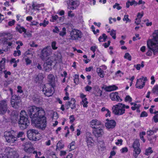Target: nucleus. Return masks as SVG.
Returning a JSON list of instances; mask_svg holds the SVG:
<instances>
[{
	"label": "nucleus",
	"mask_w": 158,
	"mask_h": 158,
	"mask_svg": "<svg viewBox=\"0 0 158 158\" xmlns=\"http://www.w3.org/2000/svg\"><path fill=\"white\" fill-rule=\"evenodd\" d=\"M154 34L153 38L152 40L148 41L147 44L149 50L146 52V55L148 56L152 55V51L154 55L158 53V31Z\"/></svg>",
	"instance_id": "obj_1"
},
{
	"label": "nucleus",
	"mask_w": 158,
	"mask_h": 158,
	"mask_svg": "<svg viewBox=\"0 0 158 158\" xmlns=\"http://www.w3.org/2000/svg\"><path fill=\"white\" fill-rule=\"evenodd\" d=\"M28 114L32 119H35L41 116H44L45 112L42 108L32 106L28 107L27 110Z\"/></svg>",
	"instance_id": "obj_2"
},
{
	"label": "nucleus",
	"mask_w": 158,
	"mask_h": 158,
	"mask_svg": "<svg viewBox=\"0 0 158 158\" xmlns=\"http://www.w3.org/2000/svg\"><path fill=\"white\" fill-rule=\"evenodd\" d=\"M26 116V112L24 110L21 111L18 123L19 128L22 130L27 129L30 124L29 121Z\"/></svg>",
	"instance_id": "obj_3"
},
{
	"label": "nucleus",
	"mask_w": 158,
	"mask_h": 158,
	"mask_svg": "<svg viewBox=\"0 0 158 158\" xmlns=\"http://www.w3.org/2000/svg\"><path fill=\"white\" fill-rule=\"evenodd\" d=\"M44 116H41L35 119H32L31 121L39 128L44 130L46 126V119Z\"/></svg>",
	"instance_id": "obj_4"
},
{
	"label": "nucleus",
	"mask_w": 158,
	"mask_h": 158,
	"mask_svg": "<svg viewBox=\"0 0 158 158\" xmlns=\"http://www.w3.org/2000/svg\"><path fill=\"white\" fill-rule=\"evenodd\" d=\"M16 131L13 130L6 131L4 133V136L6 141L10 143H13L16 141Z\"/></svg>",
	"instance_id": "obj_5"
},
{
	"label": "nucleus",
	"mask_w": 158,
	"mask_h": 158,
	"mask_svg": "<svg viewBox=\"0 0 158 158\" xmlns=\"http://www.w3.org/2000/svg\"><path fill=\"white\" fill-rule=\"evenodd\" d=\"M27 136L30 140L36 141L39 140L38 136L40 135V134L37 130L34 129H30L27 131Z\"/></svg>",
	"instance_id": "obj_6"
},
{
	"label": "nucleus",
	"mask_w": 158,
	"mask_h": 158,
	"mask_svg": "<svg viewBox=\"0 0 158 158\" xmlns=\"http://www.w3.org/2000/svg\"><path fill=\"white\" fill-rule=\"evenodd\" d=\"M114 107L113 110V112L116 115H121L125 113V105L122 103H119L118 104L114 106Z\"/></svg>",
	"instance_id": "obj_7"
},
{
	"label": "nucleus",
	"mask_w": 158,
	"mask_h": 158,
	"mask_svg": "<svg viewBox=\"0 0 158 158\" xmlns=\"http://www.w3.org/2000/svg\"><path fill=\"white\" fill-rule=\"evenodd\" d=\"M82 33L80 30L73 29L70 33L69 39L72 40H78L82 36Z\"/></svg>",
	"instance_id": "obj_8"
},
{
	"label": "nucleus",
	"mask_w": 158,
	"mask_h": 158,
	"mask_svg": "<svg viewBox=\"0 0 158 158\" xmlns=\"http://www.w3.org/2000/svg\"><path fill=\"white\" fill-rule=\"evenodd\" d=\"M132 146L134 148L133 155L135 158H136L141 151V150L139 148L140 144L139 140L137 139L135 140Z\"/></svg>",
	"instance_id": "obj_9"
},
{
	"label": "nucleus",
	"mask_w": 158,
	"mask_h": 158,
	"mask_svg": "<svg viewBox=\"0 0 158 158\" xmlns=\"http://www.w3.org/2000/svg\"><path fill=\"white\" fill-rule=\"evenodd\" d=\"M93 128L94 129L93 133L96 137L98 138L101 137L103 135L104 132L102 128L100 127H93Z\"/></svg>",
	"instance_id": "obj_10"
},
{
	"label": "nucleus",
	"mask_w": 158,
	"mask_h": 158,
	"mask_svg": "<svg viewBox=\"0 0 158 158\" xmlns=\"http://www.w3.org/2000/svg\"><path fill=\"white\" fill-rule=\"evenodd\" d=\"M7 109V100H3L0 101V114H4L5 113Z\"/></svg>",
	"instance_id": "obj_11"
},
{
	"label": "nucleus",
	"mask_w": 158,
	"mask_h": 158,
	"mask_svg": "<svg viewBox=\"0 0 158 158\" xmlns=\"http://www.w3.org/2000/svg\"><path fill=\"white\" fill-rule=\"evenodd\" d=\"M51 48L50 46H47L44 48L41 51V58L43 60H45L46 57L49 56Z\"/></svg>",
	"instance_id": "obj_12"
},
{
	"label": "nucleus",
	"mask_w": 158,
	"mask_h": 158,
	"mask_svg": "<svg viewBox=\"0 0 158 158\" xmlns=\"http://www.w3.org/2000/svg\"><path fill=\"white\" fill-rule=\"evenodd\" d=\"M68 8L70 10H74L79 5V2L77 0H69L67 1Z\"/></svg>",
	"instance_id": "obj_13"
},
{
	"label": "nucleus",
	"mask_w": 158,
	"mask_h": 158,
	"mask_svg": "<svg viewBox=\"0 0 158 158\" xmlns=\"http://www.w3.org/2000/svg\"><path fill=\"white\" fill-rule=\"evenodd\" d=\"M46 86L47 85H44L43 87V90L45 96L49 97L52 96L53 93V88H54L52 87V86L48 88Z\"/></svg>",
	"instance_id": "obj_14"
},
{
	"label": "nucleus",
	"mask_w": 158,
	"mask_h": 158,
	"mask_svg": "<svg viewBox=\"0 0 158 158\" xmlns=\"http://www.w3.org/2000/svg\"><path fill=\"white\" fill-rule=\"evenodd\" d=\"M48 83L47 85H49L52 87L54 88L55 86V77L52 74H49L48 76Z\"/></svg>",
	"instance_id": "obj_15"
},
{
	"label": "nucleus",
	"mask_w": 158,
	"mask_h": 158,
	"mask_svg": "<svg viewBox=\"0 0 158 158\" xmlns=\"http://www.w3.org/2000/svg\"><path fill=\"white\" fill-rule=\"evenodd\" d=\"M92 136V135L90 133L87 132V133L85 140L88 147L91 146L94 143V140Z\"/></svg>",
	"instance_id": "obj_16"
},
{
	"label": "nucleus",
	"mask_w": 158,
	"mask_h": 158,
	"mask_svg": "<svg viewBox=\"0 0 158 158\" xmlns=\"http://www.w3.org/2000/svg\"><path fill=\"white\" fill-rule=\"evenodd\" d=\"M110 97L112 101L120 102L122 101V99L118 95L117 92L111 93L110 95Z\"/></svg>",
	"instance_id": "obj_17"
},
{
	"label": "nucleus",
	"mask_w": 158,
	"mask_h": 158,
	"mask_svg": "<svg viewBox=\"0 0 158 158\" xmlns=\"http://www.w3.org/2000/svg\"><path fill=\"white\" fill-rule=\"evenodd\" d=\"M106 121H108V122L105 123V126L106 128L108 129H113L115 127L116 123L114 120H109L108 119H107Z\"/></svg>",
	"instance_id": "obj_18"
},
{
	"label": "nucleus",
	"mask_w": 158,
	"mask_h": 158,
	"mask_svg": "<svg viewBox=\"0 0 158 158\" xmlns=\"http://www.w3.org/2000/svg\"><path fill=\"white\" fill-rule=\"evenodd\" d=\"M143 78L138 79L135 85L136 87L137 88L142 89L145 85V82L143 81Z\"/></svg>",
	"instance_id": "obj_19"
},
{
	"label": "nucleus",
	"mask_w": 158,
	"mask_h": 158,
	"mask_svg": "<svg viewBox=\"0 0 158 158\" xmlns=\"http://www.w3.org/2000/svg\"><path fill=\"white\" fill-rule=\"evenodd\" d=\"M44 6V4H38L36 2H32V9L36 10L39 11L40 10L39 8L41 7H43Z\"/></svg>",
	"instance_id": "obj_20"
},
{
	"label": "nucleus",
	"mask_w": 158,
	"mask_h": 158,
	"mask_svg": "<svg viewBox=\"0 0 158 158\" xmlns=\"http://www.w3.org/2000/svg\"><path fill=\"white\" fill-rule=\"evenodd\" d=\"M10 158H17L18 156V154L17 152L12 150H10L8 152V154L7 155Z\"/></svg>",
	"instance_id": "obj_21"
},
{
	"label": "nucleus",
	"mask_w": 158,
	"mask_h": 158,
	"mask_svg": "<svg viewBox=\"0 0 158 158\" xmlns=\"http://www.w3.org/2000/svg\"><path fill=\"white\" fill-rule=\"evenodd\" d=\"M21 102V100H19L17 101H11L10 103L12 106L13 108L15 109H18L20 107Z\"/></svg>",
	"instance_id": "obj_22"
},
{
	"label": "nucleus",
	"mask_w": 158,
	"mask_h": 158,
	"mask_svg": "<svg viewBox=\"0 0 158 158\" xmlns=\"http://www.w3.org/2000/svg\"><path fill=\"white\" fill-rule=\"evenodd\" d=\"M101 123L96 119L93 120L90 122L91 127L93 128V127H97V126L100 125Z\"/></svg>",
	"instance_id": "obj_23"
},
{
	"label": "nucleus",
	"mask_w": 158,
	"mask_h": 158,
	"mask_svg": "<svg viewBox=\"0 0 158 158\" xmlns=\"http://www.w3.org/2000/svg\"><path fill=\"white\" fill-rule=\"evenodd\" d=\"M16 29L20 33H22L23 32L25 33L27 31L26 29L23 27L19 25H18L16 27Z\"/></svg>",
	"instance_id": "obj_24"
},
{
	"label": "nucleus",
	"mask_w": 158,
	"mask_h": 158,
	"mask_svg": "<svg viewBox=\"0 0 158 158\" xmlns=\"http://www.w3.org/2000/svg\"><path fill=\"white\" fill-rule=\"evenodd\" d=\"M43 79V77L42 74L39 73L36 77L34 81L36 83H40Z\"/></svg>",
	"instance_id": "obj_25"
},
{
	"label": "nucleus",
	"mask_w": 158,
	"mask_h": 158,
	"mask_svg": "<svg viewBox=\"0 0 158 158\" xmlns=\"http://www.w3.org/2000/svg\"><path fill=\"white\" fill-rule=\"evenodd\" d=\"M118 89V87L115 85L106 87L105 88V90L106 91H110L115 90Z\"/></svg>",
	"instance_id": "obj_26"
},
{
	"label": "nucleus",
	"mask_w": 158,
	"mask_h": 158,
	"mask_svg": "<svg viewBox=\"0 0 158 158\" xmlns=\"http://www.w3.org/2000/svg\"><path fill=\"white\" fill-rule=\"evenodd\" d=\"M6 59L3 58L2 60L0 61V71H2L5 67V63L6 62Z\"/></svg>",
	"instance_id": "obj_27"
},
{
	"label": "nucleus",
	"mask_w": 158,
	"mask_h": 158,
	"mask_svg": "<svg viewBox=\"0 0 158 158\" xmlns=\"http://www.w3.org/2000/svg\"><path fill=\"white\" fill-rule=\"evenodd\" d=\"M33 148L32 147L28 148L26 146L24 148V150L27 153H30L33 152L34 150Z\"/></svg>",
	"instance_id": "obj_28"
},
{
	"label": "nucleus",
	"mask_w": 158,
	"mask_h": 158,
	"mask_svg": "<svg viewBox=\"0 0 158 158\" xmlns=\"http://www.w3.org/2000/svg\"><path fill=\"white\" fill-rule=\"evenodd\" d=\"M107 38V36L104 33L102 34V36H100L98 38V40L100 42H105Z\"/></svg>",
	"instance_id": "obj_29"
},
{
	"label": "nucleus",
	"mask_w": 158,
	"mask_h": 158,
	"mask_svg": "<svg viewBox=\"0 0 158 158\" xmlns=\"http://www.w3.org/2000/svg\"><path fill=\"white\" fill-rule=\"evenodd\" d=\"M21 100L20 97L16 95H14L12 96L11 101H18Z\"/></svg>",
	"instance_id": "obj_30"
},
{
	"label": "nucleus",
	"mask_w": 158,
	"mask_h": 158,
	"mask_svg": "<svg viewBox=\"0 0 158 158\" xmlns=\"http://www.w3.org/2000/svg\"><path fill=\"white\" fill-rule=\"evenodd\" d=\"M46 61V62L44 64L45 66L46 64L47 66H49L51 67L52 65V63L53 62V60H52L51 58H48L47 60H45Z\"/></svg>",
	"instance_id": "obj_31"
},
{
	"label": "nucleus",
	"mask_w": 158,
	"mask_h": 158,
	"mask_svg": "<svg viewBox=\"0 0 158 158\" xmlns=\"http://www.w3.org/2000/svg\"><path fill=\"white\" fill-rule=\"evenodd\" d=\"M87 98H86L82 99V101L81 103V104L83 105L84 107H86L88 106L87 104L88 103V102L87 101Z\"/></svg>",
	"instance_id": "obj_32"
},
{
	"label": "nucleus",
	"mask_w": 158,
	"mask_h": 158,
	"mask_svg": "<svg viewBox=\"0 0 158 158\" xmlns=\"http://www.w3.org/2000/svg\"><path fill=\"white\" fill-rule=\"evenodd\" d=\"M10 39H5L4 40L3 44H8V46H11L12 45V43L10 42Z\"/></svg>",
	"instance_id": "obj_33"
},
{
	"label": "nucleus",
	"mask_w": 158,
	"mask_h": 158,
	"mask_svg": "<svg viewBox=\"0 0 158 158\" xmlns=\"http://www.w3.org/2000/svg\"><path fill=\"white\" fill-rule=\"evenodd\" d=\"M24 132L23 131H20L19 133L16 132V135L15 136L16 139V141L18 138L23 137V136L24 135Z\"/></svg>",
	"instance_id": "obj_34"
},
{
	"label": "nucleus",
	"mask_w": 158,
	"mask_h": 158,
	"mask_svg": "<svg viewBox=\"0 0 158 158\" xmlns=\"http://www.w3.org/2000/svg\"><path fill=\"white\" fill-rule=\"evenodd\" d=\"M71 101L73 103L71 105V108L72 109H74L76 108V105L75 103L76 102L75 99L73 98H71Z\"/></svg>",
	"instance_id": "obj_35"
},
{
	"label": "nucleus",
	"mask_w": 158,
	"mask_h": 158,
	"mask_svg": "<svg viewBox=\"0 0 158 158\" xmlns=\"http://www.w3.org/2000/svg\"><path fill=\"white\" fill-rule=\"evenodd\" d=\"M110 34L113 39H116V31L115 30L112 29L110 31Z\"/></svg>",
	"instance_id": "obj_36"
},
{
	"label": "nucleus",
	"mask_w": 158,
	"mask_h": 158,
	"mask_svg": "<svg viewBox=\"0 0 158 158\" xmlns=\"http://www.w3.org/2000/svg\"><path fill=\"white\" fill-rule=\"evenodd\" d=\"M75 142H72L69 145V147L71 149V150H73L75 148Z\"/></svg>",
	"instance_id": "obj_37"
},
{
	"label": "nucleus",
	"mask_w": 158,
	"mask_h": 158,
	"mask_svg": "<svg viewBox=\"0 0 158 158\" xmlns=\"http://www.w3.org/2000/svg\"><path fill=\"white\" fill-rule=\"evenodd\" d=\"M124 58L130 61L131 60V56L129 53H126L125 54Z\"/></svg>",
	"instance_id": "obj_38"
},
{
	"label": "nucleus",
	"mask_w": 158,
	"mask_h": 158,
	"mask_svg": "<svg viewBox=\"0 0 158 158\" xmlns=\"http://www.w3.org/2000/svg\"><path fill=\"white\" fill-rule=\"evenodd\" d=\"M153 151L152 150L151 147H149L148 149L146 150L145 154L147 156H148L149 153H152Z\"/></svg>",
	"instance_id": "obj_39"
},
{
	"label": "nucleus",
	"mask_w": 158,
	"mask_h": 158,
	"mask_svg": "<svg viewBox=\"0 0 158 158\" xmlns=\"http://www.w3.org/2000/svg\"><path fill=\"white\" fill-rule=\"evenodd\" d=\"M129 15H125L124 16V18L123 19V21H126V23L127 22H131V20L128 18Z\"/></svg>",
	"instance_id": "obj_40"
},
{
	"label": "nucleus",
	"mask_w": 158,
	"mask_h": 158,
	"mask_svg": "<svg viewBox=\"0 0 158 158\" xmlns=\"http://www.w3.org/2000/svg\"><path fill=\"white\" fill-rule=\"evenodd\" d=\"M66 29L65 27H63L62 28V31H60L59 33V35L60 36H64L66 34Z\"/></svg>",
	"instance_id": "obj_41"
},
{
	"label": "nucleus",
	"mask_w": 158,
	"mask_h": 158,
	"mask_svg": "<svg viewBox=\"0 0 158 158\" xmlns=\"http://www.w3.org/2000/svg\"><path fill=\"white\" fill-rule=\"evenodd\" d=\"M64 147V145L60 141H59L56 145V147L57 148H59L60 149L63 148Z\"/></svg>",
	"instance_id": "obj_42"
},
{
	"label": "nucleus",
	"mask_w": 158,
	"mask_h": 158,
	"mask_svg": "<svg viewBox=\"0 0 158 158\" xmlns=\"http://www.w3.org/2000/svg\"><path fill=\"white\" fill-rule=\"evenodd\" d=\"M33 99L34 102L35 103L39 104L40 102V100L38 97L37 98L34 97L33 98Z\"/></svg>",
	"instance_id": "obj_43"
},
{
	"label": "nucleus",
	"mask_w": 158,
	"mask_h": 158,
	"mask_svg": "<svg viewBox=\"0 0 158 158\" xmlns=\"http://www.w3.org/2000/svg\"><path fill=\"white\" fill-rule=\"evenodd\" d=\"M148 140L150 142L151 144H154L156 141V139H154L151 136H148Z\"/></svg>",
	"instance_id": "obj_44"
},
{
	"label": "nucleus",
	"mask_w": 158,
	"mask_h": 158,
	"mask_svg": "<svg viewBox=\"0 0 158 158\" xmlns=\"http://www.w3.org/2000/svg\"><path fill=\"white\" fill-rule=\"evenodd\" d=\"M152 91L153 93L158 92V85L154 86L152 89Z\"/></svg>",
	"instance_id": "obj_45"
},
{
	"label": "nucleus",
	"mask_w": 158,
	"mask_h": 158,
	"mask_svg": "<svg viewBox=\"0 0 158 158\" xmlns=\"http://www.w3.org/2000/svg\"><path fill=\"white\" fill-rule=\"evenodd\" d=\"M3 73L5 74L4 77L5 78H7L8 77V75H11V73L10 72V71H7L6 70H5L3 71Z\"/></svg>",
	"instance_id": "obj_46"
},
{
	"label": "nucleus",
	"mask_w": 158,
	"mask_h": 158,
	"mask_svg": "<svg viewBox=\"0 0 158 158\" xmlns=\"http://www.w3.org/2000/svg\"><path fill=\"white\" fill-rule=\"evenodd\" d=\"M125 100L126 102H131L132 101V98L129 95H127L126 97Z\"/></svg>",
	"instance_id": "obj_47"
},
{
	"label": "nucleus",
	"mask_w": 158,
	"mask_h": 158,
	"mask_svg": "<svg viewBox=\"0 0 158 158\" xmlns=\"http://www.w3.org/2000/svg\"><path fill=\"white\" fill-rule=\"evenodd\" d=\"M15 22V20L13 19L11 20V21L8 22V25L10 26H12L14 25Z\"/></svg>",
	"instance_id": "obj_48"
},
{
	"label": "nucleus",
	"mask_w": 158,
	"mask_h": 158,
	"mask_svg": "<svg viewBox=\"0 0 158 158\" xmlns=\"http://www.w3.org/2000/svg\"><path fill=\"white\" fill-rule=\"evenodd\" d=\"M56 42L55 41L52 42V47L53 49L55 50L57 49V47H56Z\"/></svg>",
	"instance_id": "obj_49"
},
{
	"label": "nucleus",
	"mask_w": 158,
	"mask_h": 158,
	"mask_svg": "<svg viewBox=\"0 0 158 158\" xmlns=\"http://www.w3.org/2000/svg\"><path fill=\"white\" fill-rule=\"evenodd\" d=\"M70 122L73 123L75 120V118L73 115H71L69 117Z\"/></svg>",
	"instance_id": "obj_50"
},
{
	"label": "nucleus",
	"mask_w": 158,
	"mask_h": 158,
	"mask_svg": "<svg viewBox=\"0 0 158 158\" xmlns=\"http://www.w3.org/2000/svg\"><path fill=\"white\" fill-rule=\"evenodd\" d=\"M153 119L155 123L158 122V114H157L154 116Z\"/></svg>",
	"instance_id": "obj_51"
},
{
	"label": "nucleus",
	"mask_w": 158,
	"mask_h": 158,
	"mask_svg": "<svg viewBox=\"0 0 158 158\" xmlns=\"http://www.w3.org/2000/svg\"><path fill=\"white\" fill-rule=\"evenodd\" d=\"M120 151L122 153H123L127 152L128 150L127 147H124Z\"/></svg>",
	"instance_id": "obj_52"
},
{
	"label": "nucleus",
	"mask_w": 158,
	"mask_h": 158,
	"mask_svg": "<svg viewBox=\"0 0 158 158\" xmlns=\"http://www.w3.org/2000/svg\"><path fill=\"white\" fill-rule=\"evenodd\" d=\"M25 60L27 65L30 64L31 63V61L28 58H25Z\"/></svg>",
	"instance_id": "obj_53"
},
{
	"label": "nucleus",
	"mask_w": 158,
	"mask_h": 158,
	"mask_svg": "<svg viewBox=\"0 0 158 158\" xmlns=\"http://www.w3.org/2000/svg\"><path fill=\"white\" fill-rule=\"evenodd\" d=\"M148 116V114L145 111L142 112L140 115V117H147Z\"/></svg>",
	"instance_id": "obj_54"
},
{
	"label": "nucleus",
	"mask_w": 158,
	"mask_h": 158,
	"mask_svg": "<svg viewBox=\"0 0 158 158\" xmlns=\"http://www.w3.org/2000/svg\"><path fill=\"white\" fill-rule=\"evenodd\" d=\"M123 140L122 139H118L117 140V142L115 143V144L117 145H118L120 144L121 145L122 144Z\"/></svg>",
	"instance_id": "obj_55"
},
{
	"label": "nucleus",
	"mask_w": 158,
	"mask_h": 158,
	"mask_svg": "<svg viewBox=\"0 0 158 158\" xmlns=\"http://www.w3.org/2000/svg\"><path fill=\"white\" fill-rule=\"evenodd\" d=\"M53 31L54 33H58L60 32V30L56 26L55 27V29L53 30Z\"/></svg>",
	"instance_id": "obj_56"
},
{
	"label": "nucleus",
	"mask_w": 158,
	"mask_h": 158,
	"mask_svg": "<svg viewBox=\"0 0 158 158\" xmlns=\"http://www.w3.org/2000/svg\"><path fill=\"white\" fill-rule=\"evenodd\" d=\"M92 89V87L89 85H87L85 87V89L86 91H89Z\"/></svg>",
	"instance_id": "obj_57"
},
{
	"label": "nucleus",
	"mask_w": 158,
	"mask_h": 158,
	"mask_svg": "<svg viewBox=\"0 0 158 158\" xmlns=\"http://www.w3.org/2000/svg\"><path fill=\"white\" fill-rule=\"evenodd\" d=\"M147 134L149 136H150L151 135L153 134V132L152 130H150L149 131H147Z\"/></svg>",
	"instance_id": "obj_58"
},
{
	"label": "nucleus",
	"mask_w": 158,
	"mask_h": 158,
	"mask_svg": "<svg viewBox=\"0 0 158 158\" xmlns=\"http://www.w3.org/2000/svg\"><path fill=\"white\" fill-rule=\"evenodd\" d=\"M98 76H99L101 77H103L104 75V71L103 70H102L100 72V73H98Z\"/></svg>",
	"instance_id": "obj_59"
},
{
	"label": "nucleus",
	"mask_w": 158,
	"mask_h": 158,
	"mask_svg": "<svg viewBox=\"0 0 158 158\" xmlns=\"http://www.w3.org/2000/svg\"><path fill=\"white\" fill-rule=\"evenodd\" d=\"M73 103L71 101V99L70 101L67 102L65 103V106H70Z\"/></svg>",
	"instance_id": "obj_60"
},
{
	"label": "nucleus",
	"mask_w": 158,
	"mask_h": 158,
	"mask_svg": "<svg viewBox=\"0 0 158 158\" xmlns=\"http://www.w3.org/2000/svg\"><path fill=\"white\" fill-rule=\"evenodd\" d=\"M130 4L131 6H132L134 4H135L136 5L137 4V2H136L135 0H132V2L130 1Z\"/></svg>",
	"instance_id": "obj_61"
},
{
	"label": "nucleus",
	"mask_w": 158,
	"mask_h": 158,
	"mask_svg": "<svg viewBox=\"0 0 158 158\" xmlns=\"http://www.w3.org/2000/svg\"><path fill=\"white\" fill-rule=\"evenodd\" d=\"M140 21L141 20L140 19L136 18L135 19V23L137 25H138L140 23Z\"/></svg>",
	"instance_id": "obj_62"
},
{
	"label": "nucleus",
	"mask_w": 158,
	"mask_h": 158,
	"mask_svg": "<svg viewBox=\"0 0 158 158\" xmlns=\"http://www.w3.org/2000/svg\"><path fill=\"white\" fill-rule=\"evenodd\" d=\"M135 67H136V68L137 70H139L140 69L141 65L140 64H138L136 65H134Z\"/></svg>",
	"instance_id": "obj_63"
},
{
	"label": "nucleus",
	"mask_w": 158,
	"mask_h": 158,
	"mask_svg": "<svg viewBox=\"0 0 158 158\" xmlns=\"http://www.w3.org/2000/svg\"><path fill=\"white\" fill-rule=\"evenodd\" d=\"M17 88L18 89V90H17V92H18L20 93H22L23 92V90H22V87L21 86H18L17 87Z\"/></svg>",
	"instance_id": "obj_64"
}]
</instances>
